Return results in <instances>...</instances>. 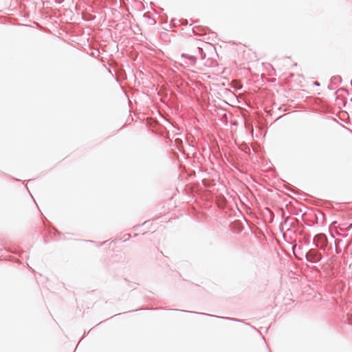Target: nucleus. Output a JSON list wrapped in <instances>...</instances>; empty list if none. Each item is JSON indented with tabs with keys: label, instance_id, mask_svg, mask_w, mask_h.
Masks as SVG:
<instances>
[{
	"label": "nucleus",
	"instance_id": "f257e3e1",
	"mask_svg": "<svg viewBox=\"0 0 352 352\" xmlns=\"http://www.w3.org/2000/svg\"><path fill=\"white\" fill-rule=\"evenodd\" d=\"M308 259L311 262H316L320 259V255L315 250H311L307 255Z\"/></svg>",
	"mask_w": 352,
	"mask_h": 352
}]
</instances>
